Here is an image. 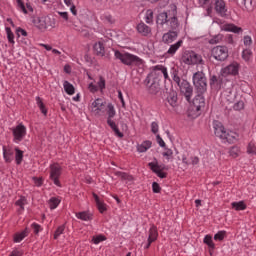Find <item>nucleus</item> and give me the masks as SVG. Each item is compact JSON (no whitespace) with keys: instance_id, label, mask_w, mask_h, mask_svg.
I'll use <instances>...</instances> for the list:
<instances>
[{"instance_id":"f704fd0d","label":"nucleus","mask_w":256,"mask_h":256,"mask_svg":"<svg viewBox=\"0 0 256 256\" xmlns=\"http://www.w3.org/2000/svg\"><path fill=\"white\" fill-rule=\"evenodd\" d=\"M231 206L235 211H245V209H247V204H245L244 201L232 202Z\"/></svg>"},{"instance_id":"ddd939ff","label":"nucleus","mask_w":256,"mask_h":256,"mask_svg":"<svg viewBox=\"0 0 256 256\" xmlns=\"http://www.w3.org/2000/svg\"><path fill=\"white\" fill-rule=\"evenodd\" d=\"M165 103L170 105L173 109L175 107H178L179 105V96L177 95V91L170 89L169 91H166V98H165Z\"/></svg>"},{"instance_id":"de8ad7c7","label":"nucleus","mask_w":256,"mask_h":256,"mask_svg":"<svg viewBox=\"0 0 256 256\" xmlns=\"http://www.w3.org/2000/svg\"><path fill=\"white\" fill-rule=\"evenodd\" d=\"M101 241H107V237H105V235H98L92 238V242L94 243V245H99Z\"/></svg>"},{"instance_id":"13d9d810","label":"nucleus","mask_w":256,"mask_h":256,"mask_svg":"<svg viewBox=\"0 0 256 256\" xmlns=\"http://www.w3.org/2000/svg\"><path fill=\"white\" fill-rule=\"evenodd\" d=\"M88 89H89L90 93H97V91H99V87L97 85H95L93 82H91L88 85Z\"/></svg>"},{"instance_id":"4be33fe9","label":"nucleus","mask_w":256,"mask_h":256,"mask_svg":"<svg viewBox=\"0 0 256 256\" xmlns=\"http://www.w3.org/2000/svg\"><path fill=\"white\" fill-rule=\"evenodd\" d=\"M12 132L15 143H21L25 139V135H27L26 129H13Z\"/></svg>"},{"instance_id":"0e129e2a","label":"nucleus","mask_w":256,"mask_h":256,"mask_svg":"<svg viewBox=\"0 0 256 256\" xmlns=\"http://www.w3.org/2000/svg\"><path fill=\"white\" fill-rule=\"evenodd\" d=\"M210 85L211 87H213V85H219V79L217 78V76L215 75L211 76Z\"/></svg>"},{"instance_id":"1a4fd4ad","label":"nucleus","mask_w":256,"mask_h":256,"mask_svg":"<svg viewBox=\"0 0 256 256\" xmlns=\"http://www.w3.org/2000/svg\"><path fill=\"white\" fill-rule=\"evenodd\" d=\"M61 165L59 163H54L50 165V180L53 181L54 185L57 187H61V181H59V177H61Z\"/></svg>"},{"instance_id":"c756f323","label":"nucleus","mask_w":256,"mask_h":256,"mask_svg":"<svg viewBox=\"0 0 256 256\" xmlns=\"http://www.w3.org/2000/svg\"><path fill=\"white\" fill-rule=\"evenodd\" d=\"M155 165L156 167H154V169L158 170V171H169V166L162 164L159 165V162L157 161V158H154L153 162H149L148 163V167L151 169V166Z\"/></svg>"},{"instance_id":"49530a36","label":"nucleus","mask_w":256,"mask_h":256,"mask_svg":"<svg viewBox=\"0 0 256 256\" xmlns=\"http://www.w3.org/2000/svg\"><path fill=\"white\" fill-rule=\"evenodd\" d=\"M96 86L98 87V90H99V91H103V90L105 89V87H106V81H105V78H104L103 76H100V77H99V80H98Z\"/></svg>"},{"instance_id":"58836bf2","label":"nucleus","mask_w":256,"mask_h":256,"mask_svg":"<svg viewBox=\"0 0 256 256\" xmlns=\"http://www.w3.org/2000/svg\"><path fill=\"white\" fill-rule=\"evenodd\" d=\"M27 204V198L25 196H21L19 200L15 202L17 207H20V211H25V205Z\"/></svg>"},{"instance_id":"3c124183","label":"nucleus","mask_w":256,"mask_h":256,"mask_svg":"<svg viewBox=\"0 0 256 256\" xmlns=\"http://www.w3.org/2000/svg\"><path fill=\"white\" fill-rule=\"evenodd\" d=\"M243 44L245 45V47H251L253 45V39L251 38V36L249 35L244 36Z\"/></svg>"},{"instance_id":"bf43d9fd","label":"nucleus","mask_w":256,"mask_h":256,"mask_svg":"<svg viewBox=\"0 0 256 256\" xmlns=\"http://www.w3.org/2000/svg\"><path fill=\"white\" fill-rule=\"evenodd\" d=\"M152 191L153 193H161V186H159V183L157 182L152 183Z\"/></svg>"},{"instance_id":"72a5a7b5","label":"nucleus","mask_w":256,"mask_h":256,"mask_svg":"<svg viewBox=\"0 0 256 256\" xmlns=\"http://www.w3.org/2000/svg\"><path fill=\"white\" fill-rule=\"evenodd\" d=\"M203 243L207 245L210 249V255H212L211 251L215 250V243L213 242V237L211 235H206L204 237Z\"/></svg>"},{"instance_id":"a878e982","label":"nucleus","mask_w":256,"mask_h":256,"mask_svg":"<svg viewBox=\"0 0 256 256\" xmlns=\"http://www.w3.org/2000/svg\"><path fill=\"white\" fill-rule=\"evenodd\" d=\"M200 7L206 9L207 15H211L213 13V5H211V0H198Z\"/></svg>"},{"instance_id":"603ef678","label":"nucleus","mask_w":256,"mask_h":256,"mask_svg":"<svg viewBox=\"0 0 256 256\" xmlns=\"http://www.w3.org/2000/svg\"><path fill=\"white\" fill-rule=\"evenodd\" d=\"M225 231H219L214 235V240L215 241H223L225 239Z\"/></svg>"},{"instance_id":"9b49d317","label":"nucleus","mask_w":256,"mask_h":256,"mask_svg":"<svg viewBox=\"0 0 256 256\" xmlns=\"http://www.w3.org/2000/svg\"><path fill=\"white\" fill-rule=\"evenodd\" d=\"M212 57L216 61H225L229 57V49L226 46H216L212 49Z\"/></svg>"},{"instance_id":"9d476101","label":"nucleus","mask_w":256,"mask_h":256,"mask_svg":"<svg viewBox=\"0 0 256 256\" xmlns=\"http://www.w3.org/2000/svg\"><path fill=\"white\" fill-rule=\"evenodd\" d=\"M91 111L94 115H104L105 111H107V102L101 98H97L91 104Z\"/></svg>"},{"instance_id":"393cba45","label":"nucleus","mask_w":256,"mask_h":256,"mask_svg":"<svg viewBox=\"0 0 256 256\" xmlns=\"http://www.w3.org/2000/svg\"><path fill=\"white\" fill-rule=\"evenodd\" d=\"M15 152L11 148L3 146V157L5 163H11L14 159Z\"/></svg>"},{"instance_id":"37998d69","label":"nucleus","mask_w":256,"mask_h":256,"mask_svg":"<svg viewBox=\"0 0 256 256\" xmlns=\"http://www.w3.org/2000/svg\"><path fill=\"white\" fill-rule=\"evenodd\" d=\"M145 22L148 24V25H151V23H153V10L151 9H148L146 11V14H145Z\"/></svg>"},{"instance_id":"864d4df0","label":"nucleus","mask_w":256,"mask_h":256,"mask_svg":"<svg viewBox=\"0 0 256 256\" xmlns=\"http://www.w3.org/2000/svg\"><path fill=\"white\" fill-rule=\"evenodd\" d=\"M32 181L34 182V185L36 186V187H42L43 186V177H36V176H34L33 178H32Z\"/></svg>"},{"instance_id":"f8f14e48","label":"nucleus","mask_w":256,"mask_h":256,"mask_svg":"<svg viewBox=\"0 0 256 256\" xmlns=\"http://www.w3.org/2000/svg\"><path fill=\"white\" fill-rule=\"evenodd\" d=\"M106 113L108 115L107 124L109 125V127H111V129H117V124L115 123V120L113 119V117H115V115H117V112L115 111V106L113 105V103H108L106 105Z\"/></svg>"},{"instance_id":"a19ab883","label":"nucleus","mask_w":256,"mask_h":256,"mask_svg":"<svg viewBox=\"0 0 256 256\" xmlns=\"http://www.w3.org/2000/svg\"><path fill=\"white\" fill-rule=\"evenodd\" d=\"M251 57H253V51H251V49L247 48L242 51V59H244V61H250Z\"/></svg>"},{"instance_id":"f03ea898","label":"nucleus","mask_w":256,"mask_h":256,"mask_svg":"<svg viewBox=\"0 0 256 256\" xmlns=\"http://www.w3.org/2000/svg\"><path fill=\"white\" fill-rule=\"evenodd\" d=\"M171 77L172 81L179 87L181 93H183L186 101H191V97H193V86H191V83L185 79L181 80V76H179V71L177 70L171 72Z\"/></svg>"},{"instance_id":"4d7b16f0","label":"nucleus","mask_w":256,"mask_h":256,"mask_svg":"<svg viewBox=\"0 0 256 256\" xmlns=\"http://www.w3.org/2000/svg\"><path fill=\"white\" fill-rule=\"evenodd\" d=\"M163 157H166V159H171L173 157V150L169 148H165V152L162 153Z\"/></svg>"},{"instance_id":"a211bd4d","label":"nucleus","mask_w":256,"mask_h":256,"mask_svg":"<svg viewBox=\"0 0 256 256\" xmlns=\"http://www.w3.org/2000/svg\"><path fill=\"white\" fill-rule=\"evenodd\" d=\"M222 73L224 75H239V63L233 62L225 68H223Z\"/></svg>"},{"instance_id":"7ed1b4c3","label":"nucleus","mask_w":256,"mask_h":256,"mask_svg":"<svg viewBox=\"0 0 256 256\" xmlns=\"http://www.w3.org/2000/svg\"><path fill=\"white\" fill-rule=\"evenodd\" d=\"M114 57L123 65H127L128 67H141V65H143V59L139 58V56L137 55L128 52H121L119 50H115Z\"/></svg>"},{"instance_id":"0eeeda50","label":"nucleus","mask_w":256,"mask_h":256,"mask_svg":"<svg viewBox=\"0 0 256 256\" xmlns=\"http://www.w3.org/2000/svg\"><path fill=\"white\" fill-rule=\"evenodd\" d=\"M31 22L40 31H45L48 27H53V22L49 16H32Z\"/></svg>"},{"instance_id":"69168bd1","label":"nucleus","mask_w":256,"mask_h":256,"mask_svg":"<svg viewBox=\"0 0 256 256\" xmlns=\"http://www.w3.org/2000/svg\"><path fill=\"white\" fill-rule=\"evenodd\" d=\"M190 165H199V157L193 156L190 158Z\"/></svg>"},{"instance_id":"2f4dec72","label":"nucleus","mask_w":256,"mask_h":256,"mask_svg":"<svg viewBox=\"0 0 256 256\" xmlns=\"http://www.w3.org/2000/svg\"><path fill=\"white\" fill-rule=\"evenodd\" d=\"M63 87H64V91H65V93H67V95H75V86H73V84H71V82L65 80L63 82Z\"/></svg>"},{"instance_id":"c03bdc74","label":"nucleus","mask_w":256,"mask_h":256,"mask_svg":"<svg viewBox=\"0 0 256 256\" xmlns=\"http://www.w3.org/2000/svg\"><path fill=\"white\" fill-rule=\"evenodd\" d=\"M240 149L238 146H232L229 150L230 157H233L234 159H237L239 157Z\"/></svg>"},{"instance_id":"6e6552de","label":"nucleus","mask_w":256,"mask_h":256,"mask_svg":"<svg viewBox=\"0 0 256 256\" xmlns=\"http://www.w3.org/2000/svg\"><path fill=\"white\" fill-rule=\"evenodd\" d=\"M161 71L165 81H171V78L169 77V73L167 72V67L163 65H156L153 67V70L150 74L146 77V83H151L155 77L157 78V74Z\"/></svg>"},{"instance_id":"052dcab7","label":"nucleus","mask_w":256,"mask_h":256,"mask_svg":"<svg viewBox=\"0 0 256 256\" xmlns=\"http://www.w3.org/2000/svg\"><path fill=\"white\" fill-rule=\"evenodd\" d=\"M213 129H223V123L219 120H214L212 123Z\"/></svg>"},{"instance_id":"bb28decb","label":"nucleus","mask_w":256,"mask_h":256,"mask_svg":"<svg viewBox=\"0 0 256 256\" xmlns=\"http://www.w3.org/2000/svg\"><path fill=\"white\" fill-rule=\"evenodd\" d=\"M151 145H153V142L150 140H145L141 144L137 145V151L138 153H146L148 149H151Z\"/></svg>"},{"instance_id":"f257e3e1","label":"nucleus","mask_w":256,"mask_h":256,"mask_svg":"<svg viewBox=\"0 0 256 256\" xmlns=\"http://www.w3.org/2000/svg\"><path fill=\"white\" fill-rule=\"evenodd\" d=\"M171 10L160 12L156 18L158 27H165L167 25L169 31H179V18H177V6L171 5Z\"/></svg>"},{"instance_id":"473e14b6","label":"nucleus","mask_w":256,"mask_h":256,"mask_svg":"<svg viewBox=\"0 0 256 256\" xmlns=\"http://www.w3.org/2000/svg\"><path fill=\"white\" fill-rule=\"evenodd\" d=\"M157 237H159V232H157V227L152 226L149 229L148 241H152V243H155V241H157Z\"/></svg>"},{"instance_id":"774afa93","label":"nucleus","mask_w":256,"mask_h":256,"mask_svg":"<svg viewBox=\"0 0 256 256\" xmlns=\"http://www.w3.org/2000/svg\"><path fill=\"white\" fill-rule=\"evenodd\" d=\"M9 256H23V251L21 250H13Z\"/></svg>"},{"instance_id":"5701e85b","label":"nucleus","mask_w":256,"mask_h":256,"mask_svg":"<svg viewBox=\"0 0 256 256\" xmlns=\"http://www.w3.org/2000/svg\"><path fill=\"white\" fill-rule=\"evenodd\" d=\"M94 53L97 57H105V44L103 42L98 41L93 46Z\"/></svg>"},{"instance_id":"09e8293b","label":"nucleus","mask_w":256,"mask_h":256,"mask_svg":"<svg viewBox=\"0 0 256 256\" xmlns=\"http://www.w3.org/2000/svg\"><path fill=\"white\" fill-rule=\"evenodd\" d=\"M247 153L249 155H256V146L255 143L250 142L247 146Z\"/></svg>"},{"instance_id":"680f3d73","label":"nucleus","mask_w":256,"mask_h":256,"mask_svg":"<svg viewBox=\"0 0 256 256\" xmlns=\"http://www.w3.org/2000/svg\"><path fill=\"white\" fill-rule=\"evenodd\" d=\"M35 235H39V231H41V225L37 224V223H33L31 225Z\"/></svg>"},{"instance_id":"20e7f679","label":"nucleus","mask_w":256,"mask_h":256,"mask_svg":"<svg viewBox=\"0 0 256 256\" xmlns=\"http://www.w3.org/2000/svg\"><path fill=\"white\" fill-rule=\"evenodd\" d=\"M214 134L218 139H221L224 143H229L230 145L237 143V140L239 139V134L231 129H215Z\"/></svg>"},{"instance_id":"dca6fc26","label":"nucleus","mask_w":256,"mask_h":256,"mask_svg":"<svg viewBox=\"0 0 256 256\" xmlns=\"http://www.w3.org/2000/svg\"><path fill=\"white\" fill-rule=\"evenodd\" d=\"M177 37H179V31L169 30L164 33L162 36V43L165 45H171L174 41H177Z\"/></svg>"},{"instance_id":"c9c22d12","label":"nucleus","mask_w":256,"mask_h":256,"mask_svg":"<svg viewBox=\"0 0 256 256\" xmlns=\"http://www.w3.org/2000/svg\"><path fill=\"white\" fill-rule=\"evenodd\" d=\"M36 105L40 109L41 113L44 114L46 117L47 115V108L45 107V104L43 103V100H41V97H36Z\"/></svg>"},{"instance_id":"e433bc0d","label":"nucleus","mask_w":256,"mask_h":256,"mask_svg":"<svg viewBox=\"0 0 256 256\" xmlns=\"http://www.w3.org/2000/svg\"><path fill=\"white\" fill-rule=\"evenodd\" d=\"M155 167H157L156 165H151V171L152 173H155L157 175V177H159V179H167V172H163L161 170H157L155 169Z\"/></svg>"},{"instance_id":"79ce46f5","label":"nucleus","mask_w":256,"mask_h":256,"mask_svg":"<svg viewBox=\"0 0 256 256\" xmlns=\"http://www.w3.org/2000/svg\"><path fill=\"white\" fill-rule=\"evenodd\" d=\"M49 207L50 209H57V207H59V203H61V200H59V198H55V197H52L50 198L49 200Z\"/></svg>"},{"instance_id":"f3484780","label":"nucleus","mask_w":256,"mask_h":256,"mask_svg":"<svg viewBox=\"0 0 256 256\" xmlns=\"http://www.w3.org/2000/svg\"><path fill=\"white\" fill-rule=\"evenodd\" d=\"M221 31H226V33H235L236 35H241L243 33V28L233 23H226L221 26Z\"/></svg>"},{"instance_id":"39448f33","label":"nucleus","mask_w":256,"mask_h":256,"mask_svg":"<svg viewBox=\"0 0 256 256\" xmlns=\"http://www.w3.org/2000/svg\"><path fill=\"white\" fill-rule=\"evenodd\" d=\"M181 61L184 63V65H205L203 57L191 50H185L183 52Z\"/></svg>"},{"instance_id":"412c9836","label":"nucleus","mask_w":256,"mask_h":256,"mask_svg":"<svg viewBox=\"0 0 256 256\" xmlns=\"http://www.w3.org/2000/svg\"><path fill=\"white\" fill-rule=\"evenodd\" d=\"M193 106L196 111H199L205 107V97H203V94L198 93V95L193 100Z\"/></svg>"},{"instance_id":"ea45409f","label":"nucleus","mask_w":256,"mask_h":256,"mask_svg":"<svg viewBox=\"0 0 256 256\" xmlns=\"http://www.w3.org/2000/svg\"><path fill=\"white\" fill-rule=\"evenodd\" d=\"M5 31H6V35H7L8 41L12 45H15V34H13V31H11V28L10 27H6Z\"/></svg>"},{"instance_id":"b1692460","label":"nucleus","mask_w":256,"mask_h":256,"mask_svg":"<svg viewBox=\"0 0 256 256\" xmlns=\"http://www.w3.org/2000/svg\"><path fill=\"white\" fill-rule=\"evenodd\" d=\"M18 9L24 13V15H27V13H33V6L31 4L27 3L25 7V3H23V0H16Z\"/></svg>"},{"instance_id":"423d86ee","label":"nucleus","mask_w":256,"mask_h":256,"mask_svg":"<svg viewBox=\"0 0 256 256\" xmlns=\"http://www.w3.org/2000/svg\"><path fill=\"white\" fill-rule=\"evenodd\" d=\"M192 81L196 93L204 94L207 92V77L205 76V73L201 71L194 73Z\"/></svg>"},{"instance_id":"cd10ccee","label":"nucleus","mask_w":256,"mask_h":256,"mask_svg":"<svg viewBox=\"0 0 256 256\" xmlns=\"http://www.w3.org/2000/svg\"><path fill=\"white\" fill-rule=\"evenodd\" d=\"M77 219H80L81 221H92L93 220V214L87 211L77 212L76 213Z\"/></svg>"},{"instance_id":"aec40b11","label":"nucleus","mask_w":256,"mask_h":256,"mask_svg":"<svg viewBox=\"0 0 256 256\" xmlns=\"http://www.w3.org/2000/svg\"><path fill=\"white\" fill-rule=\"evenodd\" d=\"M181 47H183V40H178L176 43L170 45L169 49L166 52V55L168 57H173L175 53H177V51L181 49Z\"/></svg>"},{"instance_id":"5fc2aeb1","label":"nucleus","mask_w":256,"mask_h":256,"mask_svg":"<svg viewBox=\"0 0 256 256\" xmlns=\"http://www.w3.org/2000/svg\"><path fill=\"white\" fill-rule=\"evenodd\" d=\"M244 107L245 103H243V101H238L233 105L234 111H241L242 109H244Z\"/></svg>"},{"instance_id":"a18cd8bd","label":"nucleus","mask_w":256,"mask_h":256,"mask_svg":"<svg viewBox=\"0 0 256 256\" xmlns=\"http://www.w3.org/2000/svg\"><path fill=\"white\" fill-rule=\"evenodd\" d=\"M63 233H65V224L59 226L56 231L54 232V239H59V237H61V235H63Z\"/></svg>"},{"instance_id":"e2e57ef3","label":"nucleus","mask_w":256,"mask_h":256,"mask_svg":"<svg viewBox=\"0 0 256 256\" xmlns=\"http://www.w3.org/2000/svg\"><path fill=\"white\" fill-rule=\"evenodd\" d=\"M156 141L157 143L163 148L165 149V147H167V145L165 144V141H163V138H161L160 135L156 136Z\"/></svg>"},{"instance_id":"2eb2a0df","label":"nucleus","mask_w":256,"mask_h":256,"mask_svg":"<svg viewBox=\"0 0 256 256\" xmlns=\"http://www.w3.org/2000/svg\"><path fill=\"white\" fill-rule=\"evenodd\" d=\"M145 85L148 87L150 95H157L161 91V86L159 85V80L157 78H152V80L147 83V78L144 81Z\"/></svg>"},{"instance_id":"4c0bfd02","label":"nucleus","mask_w":256,"mask_h":256,"mask_svg":"<svg viewBox=\"0 0 256 256\" xmlns=\"http://www.w3.org/2000/svg\"><path fill=\"white\" fill-rule=\"evenodd\" d=\"M115 175L117 177H120L122 181H133V177L129 175L127 172L117 171Z\"/></svg>"},{"instance_id":"4468645a","label":"nucleus","mask_w":256,"mask_h":256,"mask_svg":"<svg viewBox=\"0 0 256 256\" xmlns=\"http://www.w3.org/2000/svg\"><path fill=\"white\" fill-rule=\"evenodd\" d=\"M214 10L216 11L217 15H219V17H227L228 16L227 5L225 4L224 0H215Z\"/></svg>"},{"instance_id":"c85d7f7f","label":"nucleus","mask_w":256,"mask_h":256,"mask_svg":"<svg viewBox=\"0 0 256 256\" xmlns=\"http://www.w3.org/2000/svg\"><path fill=\"white\" fill-rule=\"evenodd\" d=\"M29 235V229L25 228L22 232H18L14 235V243H21L25 237Z\"/></svg>"},{"instance_id":"338daca9","label":"nucleus","mask_w":256,"mask_h":256,"mask_svg":"<svg viewBox=\"0 0 256 256\" xmlns=\"http://www.w3.org/2000/svg\"><path fill=\"white\" fill-rule=\"evenodd\" d=\"M113 132H114V135H115L116 137H119V139H123L124 134H123V132H121V130H119V129H113Z\"/></svg>"},{"instance_id":"7c9ffc66","label":"nucleus","mask_w":256,"mask_h":256,"mask_svg":"<svg viewBox=\"0 0 256 256\" xmlns=\"http://www.w3.org/2000/svg\"><path fill=\"white\" fill-rule=\"evenodd\" d=\"M14 151L16 165H21V163H23L24 152L23 150L19 149V147H15Z\"/></svg>"},{"instance_id":"8fccbe9b","label":"nucleus","mask_w":256,"mask_h":256,"mask_svg":"<svg viewBox=\"0 0 256 256\" xmlns=\"http://www.w3.org/2000/svg\"><path fill=\"white\" fill-rule=\"evenodd\" d=\"M223 39V36L221 35H216L214 37H212L209 40L210 45H217V43H221V40Z\"/></svg>"},{"instance_id":"6e6d98bb","label":"nucleus","mask_w":256,"mask_h":256,"mask_svg":"<svg viewBox=\"0 0 256 256\" xmlns=\"http://www.w3.org/2000/svg\"><path fill=\"white\" fill-rule=\"evenodd\" d=\"M96 206H97L99 213H104L105 211H107V205L103 202H98L96 204Z\"/></svg>"},{"instance_id":"6ab92c4d","label":"nucleus","mask_w":256,"mask_h":256,"mask_svg":"<svg viewBox=\"0 0 256 256\" xmlns=\"http://www.w3.org/2000/svg\"><path fill=\"white\" fill-rule=\"evenodd\" d=\"M136 29L142 37H149L151 35V27H149L145 22H140L137 26Z\"/></svg>"}]
</instances>
